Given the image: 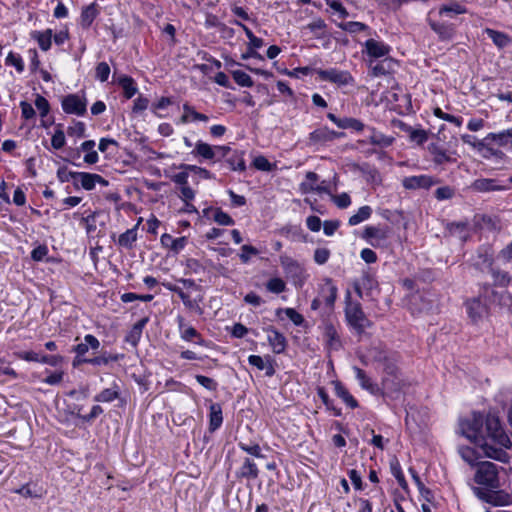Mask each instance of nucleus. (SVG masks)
Here are the masks:
<instances>
[{
  "label": "nucleus",
  "instance_id": "nucleus-24",
  "mask_svg": "<svg viewBox=\"0 0 512 512\" xmlns=\"http://www.w3.org/2000/svg\"><path fill=\"white\" fill-rule=\"evenodd\" d=\"M320 297L326 306L332 307L334 305L337 297V287L333 284L331 279H325V283L321 287Z\"/></svg>",
  "mask_w": 512,
  "mask_h": 512
},
{
  "label": "nucleus",
  "instance_id": "nucleus-62",
  "mask_svg": "<svg viewBox=\"0 0 512 512\" xmlns=\"http://www.w3.org/2000/svg\"><path fill=\"white\" fill-rule=\"evenodd\" d=\"M455 194V191L450 186L439 187L435 190V197L437 200L451 199Z\"/></svg>",
  "mask_w": 512,
  "mask_h": 512
},
{
  "label": "nucleus",
  "instance_id": "nucleus-49",
  "mask_svg": "<svg viewBox=\"0 0 512 512\" xmlns=\"http://www.w3.org/2000/svg\"><path fill=\"white\" fill-rule=\"evenodd\" d=\"M5 64L7 66H14L19 73L24 71V62L19 54L10 52L5 59Z\"/></svg>",
  "mask_w": 512,
  "mask_h": 512
},
{
  "label": "nucleus",
  "instance_id": "nucleus-8",
  "mask_svg": "<svg viewBox=\"0 0 512 512\" xmlns=\"http://www.w3.org/2000/svg\"><path fill=\"white\" fill-rule=\"evenodd\" d=\"M429 154L432 157V162L435 166H441L447 163L456 162V158L453 157L456 154L455 151H448L439 143H430L427 147Z\"/></svg>",
  "mask_w": 512,
  "mask_h": 512
},
{
  "label": "nucleus",
  "instance_id": "nucleus-51",
  "mask_svg": "<svg viewBox=\"0 0 512 512\" xmlns=\"http://www.w3.org/2000/svg\"><path fill=\"white\" fill-rule=\"evenodd\" d=\"M266 288L269 292L279 294L285 291L286 284L281 278L275 277L267 282Z\"/></svg>",
  "mask_w": 512,
  "mask_h": 512
},
{
  "label": "nucleus",
  "instance_id": "nucleus-36",
  "mask_svg": "<svg viewBox=\"0 0 512 512\" xmlns=\"http://www.w3.org/2000/svg\"><path fill=\"white\" fill-rule=\"evenodd\" d=\"M335 393L350 408L354 409L358 406V403L355 400V398L348 392V390L340 382L335 383Z\"/></svg>",
  "mask_w": 512,
  "mask_h": 512
},
{
  "label": "nucleus",
  "instance_id": "nucleus-63",
  "mask_svg": "<svg viewBox=\"0 0 512 512\" xmlns=\"http://www.w3.org/2000/svg\"><path fill=\"white\" fill-rule=\"evenodd\" d=\"M332 200L335 203V205L340 208L344 209L351 205V198L347 193H341L339 195L332 196Z\"/></svg>",
  "mask_w": 512,
  "mask_h": 512
},
{
  "label": "nucleus",
  "instance_id": "nucleus-17",
  "mask_svg": "<svg viewBox=\"0 0 512 512\" xmlns=\"http://www.w3.org/2000/svg\"><path fill=\"white\" fill-rule=\"evenodd\" d=\"M259 476V469L256 463L249 457H245L241 466L236 471V477L239 479L254 480Z\"/></svg>",
  "mask_w": 512,
  "mask_h": 512
},
{
  "label": "nucleus",
  "instance_id": "nucleus-13",
  "mask_svg": "<svg viewBox=\"0 0 512 512\" xmlns=\"http://www.w3.org/2000/svg\"><path fill=\"white\" fill-rule=\"evenodd\" d=\"M472 489L478 498L494 506H504L512 503V495H504L505 500H499V495L495 491H486L479 487H473Z\"/></svg>",
  "mask_w": 512,
  "mask_h": 512
},
{
  "label": "nucleus",
  "instance_id": "nucleus-52",
  "mask_svg": "<svg viewBox=\"0 0 512 512\" xmlns=\"http://www.w3.org/2000/svg\"><path fill=\"white\" fill-rule=\"evenodd\" d=\"M447 228L449 230V232L452 234V235H459V237L463 240L466 239L467 237V224L466 223H463V222H459V223H449L447 225Z\"/></svg>",
  "mask_w": 512,
  "mask_h": 512
},
{
  "label": "nucleus",
  "instance_id": "nucleus-26",
  "mask_svg": "<svg viewBox=\"0 0 512 512\" xmlns=\"http://www.w3.org/2000/svg\"><path fill=\"white\" fill-rule=\"evenodd\" d=\"M467 12V9L464 5L459 3L458 1L451 0L447 4H443L439 8L440 16H448L453 17L454 15L464 14Z\"/></svg>",
  "mask_w": 512,
  "mask_h": 512
},
{
  "label": "nucleus",
  "instance_id": "nucleus-34",
  "mask_svg": "<svg viewBox=\"0 0 512 512\" xmlns=\"http://www.w3.org/2000/svg\"><path fill=\"white\" fill-rule=\"evenodd\" d=\"M226 162L234 171H244L246 169L242 151H233L227 158Z\"/></svg>",
  "mask_w": 512,
  "mask_h": 512
},
{
  "label": "nucleus",
  "instance_id": "nucleus-7",
  "mask_svg": "<svg viewBox=\"0 0 512 512\" xmlns=\"http://www.w3.org/2000/svg\"><path fill=\"white\" fill-rule=\"evenodd\" d=\"M62 109L67 114L82 116L87 110V101L84 96L69 94L62 99Z\"/></svg>",
  "mask_w": 512,
  "mask_h": 512
},
{
  "label": "nucleus",
  "instance_id": "nucleus-61",
  "mask_svg": "<svg viewBox=\"0 0 512 512\" xmlns=\"http://www.w3.org/2000/svg\"><path fill=\"white\" fill-rule=\"evenodd\" d=\"M195 379L196 381L201 385L203 386L204 388H206L207 390L209 391H215L217 389V382L212 379V378H209L207 376H204V375H196L195 376Z\"/></svg>",
  "mask_w": 512,
  "mask_h": 512
},
{
  "label": "nucleus",
  "instance_id": "nucleus-30",
  "mask_svg": "<svg viewBox=\"0 0 512 512\" xmlns=\"http://www.w3.org/2000/svg\"><path fill=\"white\" fill-rule=\"evenodd\" d=\"M31 37L37 41L39 47L43 51H47L51 47L52 42V30L47 29L45 31H33Z\"/></svg>",
  "mask_w": 512,
  "mask_h": 512
},
{
  "label": "nucleus",
  "instance_id": "nucleus-64",
  "mask_svg": "<svg viewBox=\"0 0 512 512\" xmlns=\"http://www.w3.org/2000/svg\"><path fill=\"white\" fill-rule=\"evenodd\" d=\"M330 257V251L327 248H317L314 252V260L317 264H325Z\"/></svg>",
  "mask_w": 512,
  "mask_h": 512
},
{
  "label": "nucleus",
  "instance_id": "nucleus-50",
  "mask_svg": "<svg viewBox=\"0 0 512 512\" xmlns=\"http://www.w3.org/2000/svg\"><path fill=\"white\" fill-rule=\"evenodd\" d=\"M408 132L409 139L418 145H422L428 140V132L426 130L410 128Z\"/></svg>",
  "mask_w": 512,
  "mask_h": 512
},
{
  "label": "nucleus",
  "instance_id": "nucleus-15",
  "mask_svg": "<svg viewBox=\"0 0 512 512\" xmlns=\"http://www.w3.org/2000/svg\"><path fill=\"white\" fill-rule=\"evenodd\" d=\"M364 46L367 55L375 59L387 56L391 50L389 45L375 39L366 40Z\"/></svg>",
  "mask_w": 512,
  "mask_h": 512
},
{
  "label": "nucleus",
  "instance_id": "nucleus-5",
  "mask_svg": "<svg viewBox=\"0 0 512 512\" xmlns=\"http://www.w3.org/2000/svg\"><path fill=\"white\" fill-rule=\"evenodd\" d=\"M345 315L348 323L359 333L370 326V321L366 318L359 303L349 302L345 309Z\"/></svg>",
  "mask_w": 512,
  "mask_h": 512
},
{
  "label": "nucleus",
  "instance_id": "nucleus-57",
  "mask_svg": "<svg viewBox=\"0 0 512 512\" xmlns=\"http://www.w3.org/2000/svg\"><path fill=\"white\" fill-rule=\"evenodd\" d=\"M110 75V67L106 62H100L95 69V77L101 81L105 82L108 80Z\"/></svg>",
  "mask_w": 512,
  "mask_h": 512
},
{
  "label": "nucleus",
  "instance_id": "nucleus-20",
  "mask_svg": "<svg viewBox=\"0 0 512 512\" xmlns=\"http://www.w3.org/2000/svg\"><path fill=\"white\" fill-rule=\"evenodd\" d=\"M363 238L374 246H380L387 239V231L380 227L367 226L363 232Z\"/></svg>",
  "mask_w": 512,
  "mask_h": 512
},
{
  "label": "nucleus",
  "instance_id": "nucleus-31",
  "mask_svg": "<svg viewBox=\"0 0 512 512\" xmlns=\"http://www.w3.org/2000/svg\"><path fill=\"white\" fill-rule=\"evenodd\" d=\"M137 228L138 225L122 233L118 238V245L127 249H131L137 240Z\"/></svg>",
  "mask_w": 512,
  "mask_h": 512
},
{
  "label": "nucleus",
  "instance_id": "nucleus-38",
  "mask_svg": "<svg viewBox=\"0 0 512 512\" xmlns=\"http://www.w3.org/2000/svg\"><path fill=\"white\" fill-rule=\"evenodd\" d=\"M392 65L393 61L389 58H385L373 66L370 65L372 75L375 77L387 75L391 71Z\"/></svg>",
  "mask_w": 512,
  "mask_h": 512
},
{
  "label": "nucleus",
  "instance_id": "nucleus-39",
  "mask_svg": "<svg viewBox=\"0 0 512 512\" xmlns=\"http://www.w3.org/2000/svg\"><path fill=\"white\" fill-rule=\"evenodd\" d=\"M372 214V209L370 206H362L358 209V211L352 215L349 220L348 224L350 226H355L360 224L361 222L367 220Z\"/></svg>",
  "mask_w": 512,
  "mask_h": 512
},
{
  "label": "nucleus",
  "instance_id": "nucleus-40",
  "mask_svg": "<svg viewBox=\"0 0 512 512\" xmlns=\"http://www.w3.org/2000/svg\"><path fill=\"white\" fill-rule=\"evenodd\" d=\"M192 153L201 156L204 159L212 160L214 159V146L198 141Z\"/></svg>",
  "mask_w": 512,
  "mask_h": 512
},
{
  "label": "nucleus",
  "instance_id": "nucleus-2",
  "mask_svg": "<svg viewBox=\"0 0 512 512\" xmlns=\"http://www.w3.org/2000/svg\"><path fill=\"white\" fill-rule=\"evenodd\" d=\"M369 355L375 362L382 365L383 394L392 398H397L404 387V382L398 374L396 356L393 353L380 349L379 347H372L369 350Z\"/></svg>",
  "mask_w": 512,
  "mask_h": 512
},
{
  "label": "nucleus",
  "instance_id": "nucleus-43",
  "mask_svg": "<svg viewBox=\"0 0 512 512\" xmlns=\"http://www.w3.org/2000/svg\"><path fill=\"white\" fill-rule=\"evenodd\" d=\"M318 175L315 172L306 173V181L300 184V190L302 193L307 194L314 192L316 182L318 181Z\"/></svg>",
  "mask_w": 512,
  "mask_h": 512
},
{
  "label": "nucleus",
  "instance_id": "nucleus-60",
  "mask_svg": "<svg viewBox=\"0 0 512 512\" xmlns=\"http://www.w3.org/2000/svg\"><path fill=\"white\" fill-rule=\"evenodd\" d=\"M342 129L362 131L364 129V124L358 119L345 117L343 118Z\"/></svg>",
  "mask_w": 512,
  "mask_h": 512
},
{
  "label": "nucleus",
  "instance_id": "nucleus-10",
  "mask_svg": "<svg viewBox=\"0 0 512 512\" xmlns=\"http://www.w3.org/2000/svg\"><path fill=\"white\" fill-rule=\"evenodd\" d=\"M438 183V180L430 175H414L405 177L402 180L404 188L409 190L415 189H429L431 186Z\"/></svg>",
  "mask_w": 512,
  "mask_h": 512
},
{
  "label": "nucleus",
  "instance_id": "nucleus-45",
  "mask_svg": "<svg viewBox=\"0 0 512 512\" xmlns=\"http://www.w3.org/2000/svg\"><path fill=\"white\" fill-rule=\"evenodd\" d=\"M492 273L494 283L498 286H507L511 281V276L508 272L502 270H495L491 267L489 269Z\"/></svg>",
  "mask_w": 512,
  "mask_h": 512
},
{
  "label": "nucleus",
  "instance_id": "nucleus-9",
  "mask_svg": "<svg viewBox=\"0 0 512 512\" xmlns=\"http://www.w3.org/2000/svg\"><path fill=\"white\" fill-rule=\"evenodd\" d=\"M470 188L475 192H498L507 191L510 189L508 184H501L498 179L493 178H480L472 182Z\"/></svg>",
  "mask_w": 512,
  "mask_h": 512
},
{
  "label": "nucleus",
  "instance_id": "nucleus-46",
  "mask_svg": "<svg viewBox=\"0 0 512 512\" xmlns=\"http://www.w3.org/2000/svg\"><path fill=\"white\" fill-rule=\"evenodd\" d=\"M238 447L246 452L247 454L254 456L256 458H263L264 455L261 453V447L257 443H244L239 442Z\"/></svg>",
  "mask_w": 512,
  "mask_h": 512
},
{
  "label": "nucleus",
  "instance_id": "nucleus-41",
  "mask_svg": "<svg viewBox=\"0 0 512 512\" xmlns=\"http://www.w3.org/2000/svg\"><path fill=\"white\" fill-rule=\"evenodd\" d=\"M371 131H372V133L369 137V142L373 145H377L380 147H388L394 141L393 137L386 136L381 132L375 131L374 129H372Z\"/></svg>",
  "mask_w": 512,
  "mask_h": 512
},
{
  "label": "nucleus",
  "instance_id": "nucleus-3",
  "mask_svg": "<svg viewBox=\"0 0 512 512\" xmlns=\"http://www.w3.org/2000/svg\"><path fill=\"white\" fill-rule=\"evenodd\" d=\"M474 480L477 484L491 490L497 489L499 487L497 466L489 461L478 463Z\"/></svg>",
  "mask_w": 512,
  "mask_h": 512
},
{
  "label": "nucleus",
  "instance_id": "nucleus-48",
  "mask_svg": "<svg viewBox=\"0 0 512 512\" xmlns=\"http://www.w3.org/2000/svg\"><path fill=\"white\" fill-rule=\"evenodd\" d=\"M338 27L349 33H358L366 30L368 27L366 24L357 21H349L338 24Z\"/></svg>",
  "mask_w": 512,
  "mask_h": 512
},
{
  "label": "nucleus",
  "instance_id": "nucleus-54",
  "mask_svg": "<svg viewBox=\"0 0 512 512\" xmlns=\"http://www.w3.org/2000/svg\"><path fill=\"white\" fill-rule=\"evenodd\" d=\"M253 165L257 170L270 172L275 168L274 164H271L265 156H257L253 160Z\"/></svg>",
  "mask_w": 512,
  "mask_h": 512
},
{
  "label": "nucleus",
  "instance_id": "nucleus-28",
  "mask_svg": "<svg viewBox=\"0 0 512 512\" xmlns=\"http://www.w3.org/2000/svg\"><path fill=\"white\" fill-rule=\"evenodd\" d=\"M268 341L275 353L279 354L285 350L286 339L283 334L276 329H269Z\"/></svg>",
  "mask_w": 512,
  "mask_h": 512
},
{
  "label": "nucleus",
  "instance_id": "nucleus-18",
  "mask_svg": "<svg viewBox=\"0 0 512 512\" xmlns=\"http://www.w3.org/2000/svg\"><path fill=\"white\" fill-rule=\"evenodd\" d=\"M474 265L479 269H491L493 265V251L489 245L478 248Z\"/></svg>",
  "mask_w": 512,
  "mask_h": 512
},
{
  "label": "nucleus",
  "instance_id": "nucleus-58",
  "mask_svg": "<svg viewBox=\"0 0 512 512\" xmlns=\"http://www.w3.org/2000/svg\"><path fill=\"white\" fill-rule=\"evenodd\" d=\"M213 219L219 225L229 226L234 224V220L231 218V216L228 215L226 212L222 211L221 209L215 210Z\"/></svg>",
  "mask_w": 512,
  "mask_h": 512
},
{
  "label": "nucleus",
  "instance_id": "nucleus-59",
  "mask_svg": "<svg viewBox=\"0 0 512 512\" xmlns=\"http://www.w3.org/2000/svg\"><path fill=\"white\" fill-rule=\"evenodd\" d=\"M65 142H66L65 134H64L63 130L57 129L51 138L52 147L56 150H59V149L63 148V146L65 145Z\"/></svg>",
  "mask_w": 512,
  "mask_h": 512
},
{
  "label": "nucleus",
  "instance_id": "nucleus-6",
  "mask_svg": "<svg viewBox=\"0 0 512 512\" xmlns=\"http://www.w3.org/2000/svg\"><path fill=\"white\" fill-rule=\"evenodd\" d=\"M314 71L322 81H328L339 86L350 85L354 82L352 75L348 71L338 70L336 68L327 70L315 69Z\"/></svg>",
  "mask_w": 512,
  "mask_h": 512
},
{
  "label": "nucleus",
  "instance_id": "nucleus-29",
  "mask_svg": "<svg viewBox=\"0 0 512 512\" xmlns=\"http://www.w3.org/2000/svg\"><path fill=\"white\" fill-rule=\"evenodd\" d=\"M117 82L123 89L124 96L127 99L132 98L138 92L136 83L130 76L122 75L118 78Z\"/></svg>",
  "mask_w": 512,
  "mask_h": 512
},
{
  "label": "nucleus",
  "instance_id": "nucleus-12",
  "mask_svg": "<svg viewBox=\"0 0 512 512\" xmlns=\"http://www.w3.org/2000/svg\"><path fill=\"white\" fill-rule=\"evenodd\" d=\"M323 337L328 352L338 351L342 347L340 336L332 323H325L323 326Z\"/></svg>",
  "mask_w": 512,
  "mask_h": 512
},
{
  "label": "nucleus",
  "instance_id": "nucleus-33",
  "mask_svg": "<svg viewBox=\"0 0 512 512\" xmlns=\"http://www.w3.org/2000/svg\"><path fill=\"white\" fill-rule=\"evenodd\" d=\"M120 391L117 384L112 387L102 390L94 397L96 402H112L119 397Z\"/></svg>",
  "mask_w": 512,
  "mask_h": 512
},
{
  "label": "nucleus",
  "instance_id": "nucleus-32",
  "mask_svg": "<svg viewBox=\"0 0 512 512\" xmlns=\"http://www.w3.org/2000/svg\"><path fill=\"white\" fill-rule=\"evenodd\" d=\"M94 147L95 141L93 140L84 141L80 146L82 151L87 152L84 156V161L87 164H95L98 162V153L94 150Z\"/></svg>",
  "mask_w": 512,
  "mask_h": 512
},
{
  "label": "nucleus",
  "instance_id": "nucleus-14",
  "mask_svg": "<svg viewBox=\"0 0 512 512\" xmlns=\"http://www.w3.org/2000/svg\"><path fill=\"white\" fill-rule=\"evenodd\" d=\"M76 175V180L80 182L83 189L88 191L94 189L97 183L102 186H108L109 184L108 181L99 174L78 172Z\"/></svg>",
  "mask_w": 512,
  "mask_h": 512
},
{
  "label": "nucleus",
  "instance_id": "nucleus-16",
  "mask_svg": "<svg viewBox=\"0 0 512 512\" xmlns=\"http://www.w3.org/2000/svg\"><path fill=\"white\" fill-rule=\"evenodd\" d=\"M342 136L343 133L330 130L327 127H321L310 133L309 140L311 143L317 144L333 141L334 139L340 138Z\"/></svg>",
  "mask_w": 512,
  "mask_h": 512
},
{
  "label": "nucleus",
  "instance_id": "nucleus-55",
  "mask_svg": "<svg viewBox=\"0 0 512 512\" xmlns=\"http://www.w3.org/2000/svg\"><path fill=\"white\" fill-rule=\"evenodd\" d=\"M434 115L444 121L453 123L457 127L462 125L463 119L461 117H456L454 115L443 112L440 108H436L434 110Z\"/></svg>",
  "mask_w": 512,
  "mask_h": 512
},
{
  "label": "nucleus",
  "instance_id": "nucleus-56",
  "mask_svg": "<svg viewBox=\"0 0 512 512\" xmlns=\"http://www.w3.org/2000/svg\"><path fill=\"white\" fill-rule=\"evenodd\" d=\"M459 454L462 459L470 465H474L478 459L475 450L470 447H461L459 449Z\"/></svg>",
  "mask_w": 512,
  "mask_h": 512
},
{
  "label": "nucleus",
  "instance_id": "nucleus-35",
  "mask_svg": "<svg viewBox=\"0 0 512 512\" xmlns=\"http://www.w3.org/2000/svg\"><path fill=\"white\" fill-rule=\"evenodd\" d=\"M486 34L493 41V43L499 48H504V47L508 46L509 43L511 42L509 36L503 32H499V31L487 28Z\"/></svg>",
  "mask_w": 512,
  "mask_h": 512
},
{
  "label": "nucleus",
  "instance_id": "nucleus-25",
  "mask_svg": "<svg viewBox=\"0 0 512 512\" xmlns=\"http://www.w3.org/2000/svg\"><path fill=\"white\" fill-rule=\"evenodd\" d=\"M209 409V431L214 432L223 422L222 407L219 403H211Z\"/></svg>",
  "mask_w": 512,
  "mask_h": 512
},
{
  "label": "nucleus",
  "instance_id": "nucleus-11",
  "mask_svg": "<svg viewBox=\"0 0 512 512\" xmlns=\"http://www.w3.org/2000/svg\"><path fill=\"white\" fill-rule=\"evenodd\" d=\"M189 174L182 170L171 176V181L179 186V198L181 200H194L196 192L188 184Z\"/></svg>",
  "mask_w": 512,
  "mask_h": 512
},
{
  "label": "nucleus",
  "instance_id": "nucleus-37",
  "mask_svg": "<svg viewBox=\"0 0 512 512\" xmlns=\"http://www.w3.org/2000/svg\"><path fill=\"white\" fill-rule=\"evenodd\" d=\"M486 140H492L499 146H505L512 140V128L500 131L498 133H489L486 136Z\"/></svg>",
  "mask_w": 512,
  "mask_h": 512
},
{
  "label": "nucleus",
  "instance_id": "nucleus-19",
  "mask_svg": "<svg viewBox=\"0 0 512 512\" xmlns=\"http://www.w3.org/2000/svg\"><path fill=\"white\" fill-rule=\"evenodd\" d=\"M429 25L441 41H450L455 36V27L453 24L430 20Z\"/></svg>",
  "mask_w": 512,
  "mask_h": 512
},
{
  "label": "nucleus",
  "instance_id": "nucleus-23",
  "mask_svg": "<svg viewBox=\"0 0 512 512\" xmlns=\"http://www.w3.org/2000/svg\"><path fill=\"white\" fill-rule=\"evenodd\" d=\"M160 242L163 247L169 248L175 254H178L181 250H183L187 244L186 237L173 238L170 234L164 233Z\"/></svg>",
  "mask_w": 512,
  "mask_h": 512
},
{
  "label": "nucleus",
  "instance_id": "nucleus-27",
  "mask_svg": "<svg viewBox=\"0 0 512 512\" xmlns=\"http://www.w3.org/2000/svg\"><path fill=\"white\" fill-rule=\"evenodd\" d=\"M99 347V340L95 336L87 334L84 337V342L76 345L73 348V350L77 355L84 356L88 352L89 348H91L92 350H98Z\"/></svg>",
  "mask_w": 512,
  "mask_h": 512
},
{
  "label": "nucleus",
  "instance_id": "nucleus-22",
  "mask_svg": "<svg viewBox=\"0 0 512 512\" xmlns=\"http://www.w3.org/2000/svg\"><path fill=\"white\" fill-rule=\"evenodd\" d=\"M353 370L355 372L356 379L359 381L360 386L363 389L374 395L381 392V388L376 383H374L369 376H367L364 370L356 366L353 367Z\"/></svg>",
  "mask_w": 512,
  "mask_h": 512
},
{
  "label": "nucleus",
  "instance_id": "nucleus-21",
  "mask_svg": "<svg viewBox=\"0 0 512 512\" xmlns=\"http://www.w3.org/2000/svg\"><path fill=\"white\" fill-rule=\"evenodd\" d=\"M466 309L473 322H477L487 313V306L479 298L468 300Z\"/></svg>",
  "mask_w": 512,
  "mask_h": 512
},
{
  "label": "nucleus",
  "instance_id": "nucleus-44",
  "mask_svg": "<svg viewBox=\"0 0 512 512\" xmlns=\"http://www.w3.org/2000/svg\"><path fill=\"white\" fill-rule=\"evenodd\" d=\"M234 81L242 87H252L254 82L250 75L242 70H235L232 72Z\"/></svg>",
  "mask_w": 512,
  "mask_h": 512
},
{
  "label": "nucleus",
  "instance_id": "nucleus-4",
  "mask_svg": "<svg viewBox=\"0 0 512 512\" xmlns=\"http://www.w3.org/2000/svg\"><path fill=\"white\" fill-rule=\"evenodd\" d=\"M280 264L293 284L301 288L307 279L305 268L297 260L287 255L280 256Z\"/></svg>",
  "mask_w": 512,
  "mask_h": 512
},
{
  "label": "nucleus",
  "instance_id": "nucleus-47",
  "mask_svg": "<svg viewBox=\"0 0 512 512\" xmlns=\"http://www.w3.org/2000/svg\"><path fill=\"white\" fill-rule=\"evenodd\" d=\"M119 359L118 355H101L94 358H88L84 360L86 363L94 366L108 365L110 362H116Z\"/></svg>",
  "mask_w": 512,
  "mask_h": 512
},
{
  "label": "nucleus",
  "instance_id": "nucleus-1",
  "mask_svg": "<svg viewBox=\"0 0 512 512\" xmlns=\"http://www.w3.org/2000/svg\"><path fill=\"white\" fill-rule=\"evenodd\" d=\"M460 433L477 444L486 457L507 463L510 459L506 449L512 447L509 436L505 433L496 416L484 419L481 413H472L459 422Z\"/></svg>",
  "mask_w": 512,
  "mask_h": 512
},
{
  "label": "nucleus",
  "instance_id": "nucleus-53",
  "mask_svg": "<svg viewBox=\"0 0 512 512\" xmlns=\"http://www.w3.org/2000/svg\"><path fill=\"white\" fill-rule=\"evenodd\" d=\"M180 336L184 341H191L193 338H197V343L199 345H204V340L201 338L197 330L192 326L186 327L182 332H180Z\"/></svg>",
  "mask_w": 512,
  "mask_h": 512
},
{
  "label": "nucleus",
  "instance_id": "nucleus-42",
  "mask_svg": "<svg viewBox=\"0 0 512 512\" xmlns=\"http://www.w3.org/2000/svg\"><path fill=\"white\" fill-rule=\"evenodd\" d=\"M98 11L95 4H90L85 7L81 13V24L88 28L94 19L97 17Z\"/></svg>",
  "mask_w": 512,
  "mask_h": 512
}]
</instances>
